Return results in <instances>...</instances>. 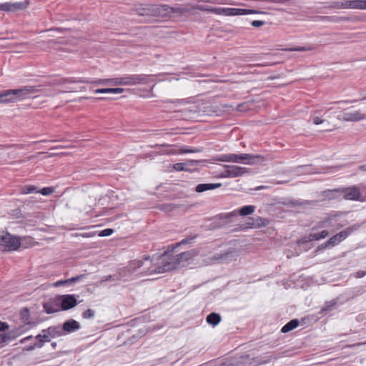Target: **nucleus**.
Returning a JSON list of instances; mask_svg holds the SVG:
<instances>
[{"mask_svg":"<svg viewBox=\"0 0 366 366\" xmlns=\"http://www.w3.org/2000/svg\"><path fill=\"white\" fill-rule=\"evenodd\" d=\"M195 237H190L183 239L180 242L175 245L169 246L159 258L162 259V264L152 269L145 270L147 274L163 273L172 269H175L181 266L184 262L191 259L194 255V251H187L177 254H173L174 249L181 244L191 243Z\"/></svg>","mask_w":366,"mask_h":366,"instance_id":"1","label":"nucleus"},{"mask_svg":"<svg viewBox=\"0 0 366 366\" xmlns=\"http://www.w3.org/2000/svg\"><path fill=\"white\" fill-rule=\"evenodd\" d=\"M38 92L34 86H26L17 89H8L0 92V103L16 102L29 97L30 94Z\"/></svg>","mask_w":366,"mask_h":366,"instance_id":"2","label":"nucleus"},{"mask_svg":"<svg viewBox=\"0 0 366 366\" xmlns=\"http://www.w3.org/2000/svg\"><path fill=\"white\" fill-rule=\"evenodd\" d=\"M207 366H251L250 356L240 354L224 359L212 360L207 361Z\"/></svg>","mask_w":366,"mask_h":366,"instance_id":"3","label":"nucleus"},{"mask_svg":"<svg viewBox=\"0 0 366 366\" xmlns=\"http://www.w3.org/2000/svg\"><path fill=\"white\" fill-rule=\"evenodd\" d=\"M260 155L250 154H223L213 159L214 161L224 162H235L245 164H253L256 159H262Z\"/></svg>","mask_w":366,"mask_h":366,"instance_id":"4","label":"nucleus"},{"mask_svg":"<svg viewBox=\"0 0 366 366\" xmlns=\"http://www.w3.org/2000/svg\"><path fill=\"white\" fill-rule=\"evenodd\" d=\"M219 166L223 167L224 170L212 172L209 170H208L209 167L207 166V172L214 175L215 177L218 178H234L242 177L244 174L249 172V169L247 168L242 167L239 166L229 164H219Z\"/></svg>","mask_w":366,"mask_h":366,"instance_id":"5","label":"nucleus"},{"mask_svg":"<svg viewBox=\"0 0 366 366\" xmlns=\"http://www.w3.org/2000/svg\"><path fill=\"white\" fill-rule=\"evenodd\" d=\"M365 188V184L352 185L350 187H341L340 194L342 198L350 201L364 202L362 191Z\"/></svg>","mask_w":366,"mask_h":366,"instance_id":"6","label":"nucleus"},{"mask_svg":"<svg viewBox=\"0 0 366 366\" xmlns=\"http://www.w3.org/2000/svg\"><path fill=\"white\" fill-rule=\"evenodd\" d=\"M157 266L152 264V260L150 257L147 255L143 257L142 259H134L131 261L129 264L124 269V272H127L129 274L136 272L138 269L143 268L142 272L148 274L145 272V270L152 269Z\"/></svg>","mask_w":366,"mask_h":366,"instance_id":"7","label":"nucleus"},{"mask_svg":"<svg viewBox=\"0 0 366 366\" xmlns=\"http://www.w3.org/2000/svg\"><path fill=\"white\" fill-rule=\"evenodd\" d=\"M232 216H234V214H229V212H227L221 213L207 219V222H209L207 229H216L231 224L233 223Z\"/></svg>","mask_w":366,"mask_h":366,"instance_id":"8","label":"nucleus"},{"mask_svg":"<svg viewBox=\"0 0 366 366\" xmlns=\"http://www.w3.org/2000/svg\"><path fill=\"white\" fill-rule=\"evenodd\" d=\"M237 257V252L234 249L230 248L227 251H221L214 254H209L207 257V264H223L234 259Z\"/></svg>","mask_w":366,"mask_h":366,"instance_id":"9","label":"nucleus"},{"mask_svg":"<svg viewBox=\"0 0 366 366\" xmlns=\"http://www.w3.org/2000/svg\"><path fill=\"white\" fill-rule=\"evenodd\" d=\"M0 246L4 251H16L20 247L21 241L9 232H2L0 234Z\"/></svg>","mask_w":366,"mask_h":366,"instance_id":"10","label":"nucleus"},{"mask_svg":"<svg viewBox=\"0 0 366 366\" xmlns=\"http://www.w3.org/2000/svg\"><path fill=\"white\" fill-rule=\"evenodd\" d=\"M360 225L358 224H355L352 226L347 227L345 229L333 235L327 240V244H330L331 247L338 245L340 242L344 241L346 238H347L350 234H352L354 232L357 231L360 228Z\"/></svg>","mask_w":366,"mask_h":366,"instance_id":"11","label":"nucleus"},{"mask_svg":"<svg viewBox=\"0 0 366 366\" xmlns=\"http://www.w3.org/2000/svg\"><path fill=\"white\" fill-rule=\"evenodd\" d=\"M153 75L132 74L122 76L124 85L133 86L137 84H147L152 81Z\"/></svg>","mask_w":366,"mask_h":366,"instance_id":"12","label":"nucleus"},{"mask_svg":"<svg viewBox=\"0 0 366 366\" xmlns=\"http://www.w3.org/2000/svg\"><path fill=\"white\" fill-rule=\"evenodd\" d=\"M58 304H60L62 310H68L77 305V300L74 295H64L57 296Z\"/></svg>","mask_w":366,"mask_h":366,"instance_id":"13","label":"nucleus"},{"mask_svg":"<svg viewBox=\"0 0 366 366\" xmlns=\"http://www.w3.org/2000/svg\"><path fill=\"white\" fill-rule=\"evenodd\" d=\"M28 4L29 3L27 1L6 2L4 4H0V11L6 12H16L26 9Z\"/></svg>","mask_w":366,"mask_h":366,"instance_id":"14","label":"nucleus"},{"mask_svg":"<svg viewBox=\"0 0 366 366\" xmlns=\"http://www.w3.org/2000/svg\"><path fill=\"white\" fill-rule=\"evenodd\" d=\"M152 19L158 18L161 19H169V6L167 4L156 5L152 4Z\"/></svg>","mask_w":366,"mask_h":366,"instance_id":"15","label":"nucleus"},{"mask_svg":"<svg viewBox=\"0 0 366 366\" xmlns=\"http://www.w3.org/2000/svg\"><path fill=\"white\" fill-rule=\"evenodd\" d=\"M62 83H84V84H94L97 85L99 84H110L109 79H96V80H89L87 79H74V78H66L63 79L61 80Z\"/></svg>","mask_w":366,"mask_h":366,"instance_id":"16","label":"nucleus"},{"mask_svg":"<svg viewBox=\"0 0 366 366\" xmlns=\"http://www.w3.org/2000/svg\"><path fill=\"white\" fill-rule=\"evenodd\" d=\"M26 331L23 327H16L5 334H1L5 345L14 340L16 337L22 335Z\"/></svg>","mask_w":366,"mask_h":366,"instance_id":"17","label":"nucleus"},{"mask_svg":"<svg viewBox=\"0 0 366 366\" xmlns=\"http://www.w3.org/2000/svg\"><path fill=\"white\" fill-rule=\"evenodd\" d=\"M254 210H255V206L245 205L239 209H235L232 212H230L229 214H234V216H232V220H233V222H234L239 215L245 217V216L252 214L254 212Z\"/></svg>","mask_w":366,"mask_h":366,"instance_id":"18","label":"nucleus"},{"mask_svg":"<svg viewBox=\"0 0 366 366\" xmlns=\"http://www.w3.org/2000/svg\"><path fill=\"white\" fill-rule=\"evenodd\" d=\"M152 4H141L135 8L137 14L145 16L147 21H152Z\"/></svg>","mask_w":366,"mask_h":366,"instance_id":"19","label":"nucleus"},{"mask_svg":"<svg viewBox=\"0 0 366 366\" xmlns=\"http://www.w3.org/2000/svg\"><path fill=\"white\" fill-rule=\"evenodd\" d=\"M365 118L366 115L362 114L360 111L345 112L342 116V119L347 122H357Z\"/></svg>","mask_w":366,"mask_h":366,"instance_id":"20","label":"nucleus"},{"mask_svg":"<svg viewBox=\"0 0 366 366\" xmlns=\"http://www.w3.org/2000/svg\"><path fill=\"white\" fill-rule=\"evenodd\" d=\"M277 357L274 355H269L267 356H259L256 357H250L251 366H258L264 365L269 362L272 360H277Z\"/></svg>","mask_w":366,"mask_h":366,"instance_id":"21","label":"nucleus"},{"mask_svg":"<svg viewBox=\"0 0 366 366\" xmlns=\"http://www.w3.org/2000/svg\"><path fill=\"white\" fill-rule=\"evenodd\" d=\"M35 338L36 342L34 345L28 347L26 349L27 351H31L36 348H41L45 342L50 341V339L48 337V335H46V332L37 335Z\"/></svg>","mask_w":366,"mask_h":366,"instance_id":"22","label":"nucleus"},{"mask_svg":"<svg viewBox=\"0 0 366 366\" xmlns=\"http://www.w3.org/2000/svg\"><path fill=\"white\" fill-rule=\"evenodd\" d=\"M44 310L47 314H51L61 311L60 304H58L57 297L51 301L44 304Z\"/></svg>","mask_w":366,"mask_h":366,"instance_id":"23","label":"nucleus"},{"mask_svg":"<svg viewBox=\"0 0 366 366\" xmlns=\"http://www.w3.org/2000/svg\"><path fill=\"white\" fill-rule=\"evenodd\" d=\"M61 328H62L64 335L65 333H71V332L78 330L80 328V324L77 321H76L73 319H71V320L66 321L63 324Z\"/></svg>","mask_w":366,"mask_h":366,"instance_id":"24","label":"nucleus"},{"mask_svg":"<svg viewBox=\"0 0 366 366\" xmlns=\"http://www.w3.org/2000/svg\"><path fill=\"white\" fill-rule=\"evenodd\" d=\"M329 236V232L327 230H322L319 233H312L310 234L308 237H305L302 239V242L303 243L311 242V241H317L322 239H325Z\"/></svg>","mask_w":366,"mask_h":366,"instance_id":"25","label":"nucleus"},{"mask_svg":"<svg viewBox=\"0 0 366 366\" xmlns=\"http://www.w3.org/2000/svg\"><path fill=\"white\" fill-rule=\"evenodd\" d=\"M343 9H353L363 10V0H345Z\"/></svg>","mask_w":366,"mask_h":366,"instance_id":"26","label":"nucleus"},{"mask_svg":"<svg viewBox=\"0 0 366 366\" xmlns=\"http://www.w3.org/2000/svg\"><path fill=\"white\" fill-rule=\"evenodd\" d=\"M337 305V300L334 299L328 302H325L319 314L322 316L327 315L330 312L334 310Z\"/></svg>","mask_w":366,"mask_h":366,"instance_id":"27","label":"nucleus"},{"mask_svg":"<svg viewBox=\"0 0 366 366\" xmlns=\"http://www.w3.org/2000/svg\"><path fill=\"white\" fill-rule=\"evenodd\" d=\"M193 8L187 6H169V18L172 17V14H177L181 16L186 13L190 12Z\"/></svg>","mask_w":366,"mask_h":366,"instance_id":"28","label":"nucleus"},{"mask_svg":"<svg viewBox=\"0 0 366 366\" xmlns=\"http://www.w3.org/2000/svg\"><path fill=\"white\" fill-rule=\"evenodd\" d=\"M341 187L333 189H327L322 192V195L329 199H338L342 198L340 194Z\"/></svg>","mask_w":366,"mask_h":366,"instance_id":"29","label":"nucleus"},{"mask_svg":"<svg viewBox=\"0 0 366 366\" xmlns=\"http://www.w3.org/2000/svg\"><path fill=\"white\" fill-rule=\"evenodd\" d=\"M42 332H46L48 335V337H56L64 335L62 328L60 327H49L46 330H43Z\"/></svg>","mask_w":366,"mask_h":366,"instance_id":"30","label":"nucleus"},{"mask_svg":"<svg viewBox=\"0 0 366 366\" xmlns=\"http://www.w3.org/2000/svg\"><path fill=\"white\" fill-rule=\"evenodd\" d=\"M300 325V322L297 319H292L285 324L281 329V332L287 333L292 330L297 328Z\"/></svg>","mask_w":366,"mask_h":366,"instance_id":"31","label":"nucleus"},{"mask_svg":"<svg viewBox=\"0 0 366 366\" xmlns=\"http://www.w3.org/2000/svg\"><path fill=\"white\" fill-rule=\"evenodd\" d=\"M222 320V317L219 313L211 312L207 315V324L212 325L213 327L217 326Z\"/></svg>","mask_w":366,"mask_h":366,"instance_id":"32","label":"nucleus"},{"mask_svg":"<svg viewBox=\"0 0 366 366\" xmlns=\"http://www.w3.org/2000/svg\"><path fill=\"white\" fill-rule=\"evenodd\" d=\"M83 277H84V275H79V276H76V277H71V278H69V279H67L65 280H59L54 283V285L56 287H60V286H62L64 285H69L76 282L77 281L82 279Z\"/></svg>","mask_w":366,"mask_h":366,"instance_id":"33","label":"nucleus"},{"mask_svg":"<svg viewBox=\"0 0 366 366\" xmlns=\"http://www.w3.org/2000/svg\"><path fill=\"white\" fill-rule=\"evenodd\" d=\"M39 189L34 185H25L21 189V194H28L31 193H38Z\"/></svg>","mask_w":366,"mask_h":366,"instance_id":"34","label":"nucleus"},{"mask_svg":"<svg viewBox=\"0 0 366 366\" xmlns=\"http://www.w3.org/2000/svg\"><path fill=\"white\" fill-rule=\"evenodd\" d=\"M197 161H189L187 162H181V163H176L174 164L173 168L176 171H190L188 168H184V166L189 165V164L192 163H197Z\"/></svg>","mask_w":366,"mask_h":366,"instance_id":"35","label":"nucleus"},{"mask_svg":"<svg viewBox=\"0 0 366 366\" xmlns=\"http://www.w3.org/2000/svg\"><path fill=\"white\" fill-rule=\"evenodd\" d=\"M224 16H240L242 15V9L225 8Z\"/></svg>","mask_w":366,"mask_h":366,"instance_id":"36","label":"nucleus"},{"mask_svg":"<svg viewBox=\"0 0 366 366\" xmlns=\"http://www.w3.org/2000/svg\"><path fill=\"white\" fill-rule=\"evenodd\" d=\"M325 219H329L330 220V222H328V227L327 228H332V232L338 230V229H340L342 227V224H335L334 222L335 220V217H328L325 218Z\"/></svg>","mask_w":366,"mask_h":366,"instance_id":"37","label":"nucleus"},{"mask_svg":"<svg viewBox=\"0 0 366 366\" xmlns=\"http://www.w3.org/2000/svg\"><path fill=\"white\" fill-rule=\"evenodd\" d=\"M315 49V46H295L292 48H290L287 50L290 51H312Z\"/></svg>","mask_w":366,"mask_h":366,"instance_id":"38","label":"nucleus"},{"mask_svg":"<svg viewBox=\"0 0 366 366\" xmlns=\"http://www.w3.org/2000/svg\"><path fill=\"white\" fill-rule=\"evenodd\" d=\"M225 8L222 7H213V6H207V12L214 13L218 15H224L225 14Z\"/></svg>","mask_w":366,"mask_h":366,"instance_id":"39","label":"nucleus"},{"mask_svg":"<svg viewBox=\"0 0 366 366\" xmlns=\"http://www.w3.org/2000/svg\"><path fill=\"white\" fill-rule=\"evenodd\" d=\"M328 222H330L329 219H324L323 220L317 222V224L312 228V229L317 230L321 228H327L328 227Z\"/></svg>","mask_w":366,"mask_h":366,"instance_id":"40","label":"nucleus"},{"mask_svg":"<svg viewBox=\"0 0 366 366\" xmlns=\"http://www.w3.org/2000/svg\"><path fill=\"white\" fill-rule=\"evenodd\" d=\"M54 189L53 187H44L40 190H39L38 193H40L44 196H49L54 193Z\"/></svg>","mask_w":366,"mask_h":366,"instance_id":"41","label":"nucleus"},{"mask_svg":"<svg viewBox=\"0 0 366 366\" xmlns=\"http://www.w3.org/2000/svg\"><path fill=\"white\" fill-rule=\"evenodd\" d=\"M268 224H269V220L267 219L257 217L254 224L257 227H262V226H267Z\"/></svg>","mask_w":366,"mask_h":366,"instance_id":"42","label":"nucleus"},{"mask_svg":"<svg viewBox=\"0 0 366 366\" xmlns=\"http://www.w3.org/2000/svg\"><path fill=\"white\" fill-rule=\"evenodd\" d=\"M95 312L92 309H88L82 313L84 319H90L94 317Z\"/></svg>","mask_w":366,"mask_h":366,"instance_id":"43","label":"nucleus"},{"mask_svg":"<svg viewBox=\"0 0 366 366\" xmlns=\"http://www.w3.org/2000/svg\"><path fill=\"white\" fill-rule=\"evenodd\" d=\"M254 14H266L264 11H262L256 9H242V15Z\"/></svg>","mask_w":366,"mask_h":366,"instance_id":"44","label":"nucleus"},{"mask_svg":"<svg viewBox=\"0 0 366 366\" xmlns=\"http://www.w3.org/2000/svg\"><path fill=\"white\" fill-rule=\"evenodd\" d=\"M109 81L111 85H124L122 76L119 78L109 79Z\"/></svg>","mask_w":366,"mask_h":366,"instance_id":"45","label":"nucleus"},{"mask_svg":"<svg viewBox=\"0 0 366 366\" xmlns=\"http://www.w3.org/2000/svg\"><path fill=\"white\" fill-rule=\"evenodd\" d=\"M330 9H343V2L342 1H334L332 2L329 6Z\"/></svg>","mask_w":366,"mask_h":366,"instance_id":"46","label":"nucleus"},{"mask_svg":"<svg viewBox=\"0 0 366 366\" xmlns=\"http://www.w3.org/2000/svg\"><path fill=\"white\" fill-rule=\"evenodd\" d=\"M119 279H120L119 276H117V275H107V276L103 277L102 281L107 282L109 280H118Z\"/></svg>","mask_w":366,"mask_h":366,"instance_id":"47","label":"nucleus"},{"mask_svg":"<svg viewBox=\"0 0 366 366\" xmlns=\"http://www.w3.org/2000/svg\"><path fill=\"white\" fill-rule=\"evenodd\" d=\"M113 232L114 231L112 229L108 228L101 231L99 235L100 237H107L111 235L113 233Z\"/></svg>","mask_w":366,"mask_h":366,"instance_id":"48","label":"nucleus"},{"mask_svg":"<svg viewBox=\"0 0 366 366\" xmlns=\"http://www.w3.org/2000/svg\"><path fill=\"white\" fill-rule=\"evenodd\" d=\"M21 318H22L24 321L28 320V319H29V312L28 309H26V308L23 309V310H21Z\"/></svg>","mask_w":366,"mask_h":366,"instance_id":"49","label":"nucleus"},{"mask_svg":"<svg viewBox=\"0 0 366 366\" xmlns=\"http://www.w3.org/2000/svg\"><path fill=\"white\" fill-rule=\"evenodd\" d=\"M251 24L254 27H260L265 24V21L261 20H254L251 22Z\"/></svg>","mask_w":366,"mask_h":366,"instance_id":"50","label":"nucleus"},{"mask_svg":"<svg viewBox=\"0 0 366 366\" xmlns=\"http://www.w3.org/2000/svg\"><path fill=\"white\" fill-rule=\"evenodd\" d=\"M222 186L221 183H207V190H212Z\"/></svg>","mask_w":366,"mask_h":366,"instance_id":"51","label":"nucleus"},{"mask_svg":"<svg viewBox=\"0 0 366 366\" xmlns=\"http://www.w3.org/2000/svg\"><path fill=\"white\" fill-rule=\"evenodd\" d=\"M247 109V103L239 104L237 107V110L239 112H245Z\"/></svg>","mask_w":366,"mask_h":366,"instance_id":"52","label":"nucleus"},{"mask_svg":"<svg viewBox=\"0 0 366 366\" xmlns=\"http://www.w3.org/2000/svg\"><path fill=\"white\" fill-rule=\"evenodd\" d=\"M326 248H331L330 244H327V241H326L325 242H324L323 244L319 245L317 247V251H320V250H323Z\"/></svg>","mask_w":366,"mask_h":366,"instance_id":"53","label":"nucleus"},{"mask_svg":"<svg viewBox=\"0 0 366 366\" xmlns=\"http://www.w3.org/2000/svg\"><path fill=\"white\" fill-rule=\"evenodd\" d=\"M110 94H122L124 92V89L117 87V88H110Z\"/></svg>","mask_w":366,"mask_h":366,"instance_id":"54","label":"nucleus"},{"mask_svg":"<svg viewBox=\"0 0 366 366\" xmlns=\"http://www.w3.org/2000/svg\"><path fill=\"white\" fill-rule=\"evenodd\" d=\"M248 57H240V56H236L233 59L234 64H239V61H244L246 62L248 60L247 59Z\"/></svg>","mask_w":366,"mask_h":366,"instance_id":"55","label":"nucleus"},{"mask_svg":"<svg viewBox=\"0 0 366 366\" xmlns=\"http://www.w3.org/2000/svg\"><path fill=\"white\" fill-rule=\"evenodd\" d=\"M196 191L197 192H203L206 191V184H200L196 187Z\"/></svg>","mask_w":366,"mask_h":366,"instance_id":"56","label":"nucleus"},{"mask_svg":"<svg viewBox=\"0 0 366 366\" xmlns=\"http://www.w3.org/2000/svg\"><path fill=\"white\" fill-rule=\"evenodd\" d=\"M312 122L315 124L319 125L324 122V120L320 118L319 117H312Z\"/></svg>","mask_w":366,"mask_h":366,"instance_id":"57","label":"nucleus"},{"mask_svg":"<svg viewBox=\"0 0 366 366\" xmlns=\"http://www.w3.org/2000/svg\"><path fill=\"white\" fill-rule=\"evenodd\" d=\"M110 88H105V89H98L95 90L96 94H106V93H110Z\"/></svg>","mask_w":366,"mask_h":366,"instance_id":"58","label":"nucleus"},{"mask_svg":"<svg viewBox=\"0 0 366 366\" xmlns=\"http://www.w3.org/2000/svg\"><path fill=\"white\" fill-rule=\"evenodd\" d=\"M316 203H317L316 201H308V200H306V201H304V202H297L296 204H299V205H303V204L313 205V204H315Z\"/></svg>","mask_w":366,"mask_h":366,"instance_id":"59","label":"nucleus"},{"mask_svg":"<svg viewBox=\"0 0 366 366\" xmlns=\"http://www.w3.org/2000/svg\"><path fill=\"white\" fill-rule=\"evenodd\" d=\"M9 329V325L6 322L0 321V332L5 331Z\"/></svg>","mask_w":366,"mask_h":366,"instance_id":"60","label":"nucleus"},{"mask_svg":"<svg viewBox=\"0 0 366 366\" xmlns=\"http://www.w3.org/2000/svg\"><path fill=\"white\" fill-rule=\"evenodd\" d=\"M174 208H177V207L174 206V204L162 205V209L172 210V209H173Z\"/></svg>","mask_w":366,"mask_h":366,"instance_id":"61","label":"nucleus"},{"mask_svg":"<svg viewBox=\"0 0 366 366\" xmlns=\"http://www.w3.org/2000/svg\"><path fill=\"white\" fill-rule=\"evenodd\" d=\"M366 275V271L360 270L357 272L356 277L361 278Z\"/></svg>","mask_w":366,"mask_h":366,"instance_id":"62","label":"nucleus"},{"mask_svg":"<svg viewBox=\"0 0 366 366\" xmlns=\"http://www.w3.org/2000/svg\"><path fill=\"white\" fill-rule=\"evenodd\" d=\"M31 338H32L31 335L26 337L20 340V343L24 344Z\"/></svg>","mask_w":366,"mask_h":366,"instance_id":"63","label":"nucleus"},{"mask_svg":"<svg viewBox=\"0 0 366 366\" xmlns=\"http://www.w3.org/2000/svg\"><path fill=\"white\" fill-rule=\"evenodd\" d=\"M266 188H268V187L267 186L262 185V186H258V187H255L254 189V190L259 191V190L264 189H266Z\"/></svg>","mask_w":366,"mask_h":366,"instance_id":"64","label":"nucleus"}]
</instances>
